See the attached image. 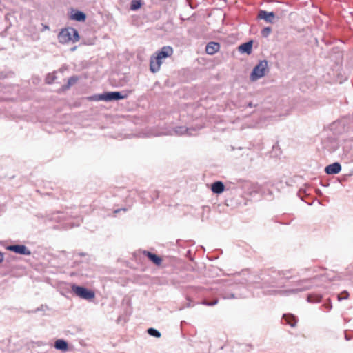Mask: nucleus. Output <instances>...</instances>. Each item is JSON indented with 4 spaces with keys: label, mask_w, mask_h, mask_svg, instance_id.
Wrapping results in <instances>:
<instances>
[{
    "label": "nucleus",
    "mask_w": 353,
    "mask_h": 353,
    "mask_svg": "<svg viewBox=\"0 0 353 353\" xmlns=\"http://www.w3.org/2000/svg\"><path fill=\"white\" fill-rule=\"evenodd\" d=\"M316 278L305 279L299 280L294 283V288L285 290H272L270 291L269 294H279L281 296H288L291 294H296L312 289L316 285L314 283Z\"/></svg>",
    "instance_id": "f257e3e1"
},
{
    "label": "nucleus",
    "mask_w": 353,
    "mask_h": 353,
    "mask_svg": "<svg viewBox=\"0 0 353 353\" xmlns=\"http://www.w3.org/2000/svg\"><path fill=\"white\" fill-rule=\"evenodd\" d=\"M58 39L60 43H65L69 41L73 43L79 40V35L78 31L73 28H67L63 29L58 35Z\"/></svg>",
    "instance_id": "f03ea898"
},
{
    "label": "nucleus",
    "mask_w": 353,
    "mask_h": 353,
    "mask_svg": "<svg viewBox=\"0 0 353 353\" xmlns=\"http://www.w3.org/2000/svg\"><path fill=\"white\" fill-rule=\"evenodd\" d=\"M268 61L266 60L259 61V63L253 68L250 74L251 81H256L265 76V72L268 71Z\"/></svg>",
    "instance_id": "7ed1b4c3"
},
{
    "label": "nucleus",
    "mask_w": 353,
    "mask_h": 353,
    "mask_svg": "<svg viewBox=\"0 0 353 353\" xmlns=\"http://www.w3.org/2000/svg\"><path fill=\"white\" fill-rule=\"evenodd\" d=\"M126 94H123L121 92H108L99 94L96 97L97 100L104 101H112L124 99L127 98Z\"/></svg>",
    "instance_id": "20e7f679"
},
{
    "label": "nucleus",
    "mask_w": 353,
    "mask_h": 353,
    "mask_svg": "<svg viewBox=\"0 0 353 353\" xmlns=\"http://www.w3.org/2000/svg\"><path fill=\"white\" fill-rule=\"evenodd\" d=\"M72 290L77 296L85 300H90L94 297V292L82 286L73 285L72 286Z\"/></svg>",
    "instance_id": "39448f33"
},
{
    "label": "nucleus",
    "mask_w": 353,
    "mask_h": 353,
    "mask_svg": "<svg viewBox=\"0 0 353 353\" xmlns=\"http://www.w3.org/2000/svg\"><path fill=\"white\" fill-rule=\"evenodd\" d=\"M6 249L22 255L30 256L31 254L30 250L24 245H10L7 246Z\"/></svg>",
    "instance_id": "423d86ee"
},
{
    "label": "nucleus",
    "mask_w": 353,
    "mask_h": 353,
    "mask_svg": "<svg viewBox=\"0 0 353 353\" xmlns=\"http://www.w3.org/2000/svg\"><path fill=\"white\" fill-rule=\"evenodd\" d=\"M163 59L157 54L156 56H152L150 61V69L152 72L155 73L160 70L163 63Z\"/></svg>",
    "instance_id": "0eeeda50"
},
{
    "label": "nucleus",
    "mask_w": 353,
    "mask_h": 353,
    "mask_svg": "<svg viewBox=\"0 0 353 353\" xmlns=\"http://www.w3.org/2000/svg\"><path fill=\"white\" fill-rule=\"evenodd\" d=\"M185 133L191 134V133L190 132V130H188V128H186L184 126H179V127L174 128L170 130H168V132H161V133L159 134L158 135H174V134L182 135Z\"/></svg>",
    "instance_id": "6e6552de"
},
{
    "label": "nucleus",
    "mask_w": 353,
    "mask_h": 353,
    "mask_svg": "<svg viewBox=\"0 0 353 353\" xmlns=\"http://www.w3.org/2000/svg\"><path fill=\"white\" fill-rule=\"evenodd\" d=\"M258 19H263L268 23H273L274 22L275 14L273 12H267L266 10H261L258 12Z\"/></svg>",
    "instance_id": "1a4fd4ad"
},
{
    "label": "nucleus",
    "mask_w": 353,
    "mask_h": 353,
    "mask_svg": "<svg viewBox=\"0 0 353 353\" xmlns=\"http://www.w3.org/2000/svg\"><path fill=\"white\" fill-rule=\"evenodd\" d=\"M341 170V164L338 162L333 163L325 167V172L327 174H336Z\"/></svg>",
    "instance_id": "9d476101"
},
{
    "label": "nucleus",
    "mask_w": 353,
    "mask_h": 353,
    "mask_svg": "<svg viewBox=\"0 0 353 353\" xmlns=\"http://www.w3.org/2000/svg\"><path fill=\"white\" fill-rule=\"evenodd\" d=\"M163 59L170 57L173 54V48L169 46H163L157 52Z\"/></svg>",
    "instance_id": "9b49d317"
},
{
    "label": "nucleus",
    "mask_w": 353,
    "mask_h": 353,
    "mask_svg": "<svg viewBox=\"0 0 353 353\" xmlns=\"http://www.w3.org/2000/svg\"><path fill=\"white\" fill-rule=\"evenodd\" d=\"M220 45L217 42H210L205 47V52L210 55H213L219 50Z\"/></svg>",
    "instance_id": "f8f14e48"
},
{
    "label": "nucleus",
    "mask_w": 353,
    "mask_h": 353,
    "mask_svg": "<svg viewBox=\"0 0 353 353\" xmlns=\"http://www.w3.org/2000/svg\"><path fill=\"white\" fill-rule=\"evenodd\" d=\"M252 43V41H250L244 43H242L239 46V51L241 53H246L248 54H251Z\"/></svg>",
    "instance_id": "ddd939ff"
},
{
    "label": "nucleus",
    "mask_w": 353,
    "mask_h": 353,
    "mask_svg": "<svg viewBox=\"0 0 353 353\" xmlns=\"http://www.w3.org/2000/svg\"><path fill=\"white\" fill-rule=\"evenodd\" d=\"M143 254L146 256L155 265H159L161 263L162 259L155 254H153L149 251H144Z\"/></svg>",
    "instance_id": "4468645a"
},
{
    "label": "nucleus",
    "mask_w": 353,
    "mask_h": 353,
    "mask_svg": "<svg viewBox=\"0 0 353 353\" xmlns=\"http://www.w3.org/2000/svg\"><path fill=\"white\" fill-rule=\"evenodd\" d=\"M224 185L221 181H216L211 185V190L215 194H221L224 191Z\"/></svg>",
    "instance_id": "2eb2a0df"
},
{
    "label": "nucleus",
    "mask_w": 353,
    "mask_h": 353,
    "mask_svg": "<svg viewBox=\"0 0 353 353\" xmlns=\"http://www.w3.org/2000/svg\"><path fill=\"white\" fill-rule=\"evenodd\" d=\"M71 19L77 21H84L86 19V15L81 11H76L72 14Z\"/></svg>",
    "instance_id": "dca6fc26"
},
{
    "label": "nucleus",
    "mask_w": 353,
    "mask_h": 353,
    "mask_svg": "<svg viewBox=\"0 0 353 353\" xmlns=\"http://www.w3.org/2000/svg\"><path fill=\"white\" fill-rule=\"evenodd\" d=\"M322 296L317 294H309L307 297V301L309 303H319L321 301Z\"/></svg>",
    "instance_id": "f3484780"
},
{
    "label": "nucleus",
    "mask_w": 353,
    "mask_h": 353,
    "mask_svg": "<svg viewBox=\"0 0 353 353\" xmlns=\"http://www.w3.org/2000/svg\"><path fill=\"white\" fill-rule=\"evenodd\" d=\"M283 319L285 320L286 323L291 327H294L296 326V320L294 316L292 314H284Z\"/></svg>",
    "instance_id": "a211bd4d"
},
{
    "label": "nucleus",
    "mask_w": 353,
    "mask_h": 353,
    "mask_svg": "<svg viewBox=\"0 0 353 353\" xmlns=\"http://www.w3.org/2000/svg\"><path fill=\"white\" fill-rule=\"evenodd\" d=\"M54 347L57 350H66L68 348V343L64 340L58 339L55 341Z\"/></svg>",
    "instance_id": "6ab92c4d"
},
{
    "label": "nucleus",
    "mask_w": 353,
    "mask_h": 353,
    "mask_svg": "<svg viewBox=\"0 0 353 353\" xmlns=\"http://www.w3.org/2000/svg\"><path fill=\"white\" fill-rule=\"evenodd\" d=\"M141 6V0H132L130 4V9L132 10H137L140 8Z\"/></svg>",
    "instance_id": "aec40b11"
},
{
    "label": "nucleus",
    "mask_w": 353,
    "mask_h": 353,
    "mask_svg": "<svg viewBox=\"0 0 353 353\" xmlns=\"http://www.w3.org/2000/svg\"><path fill=\"white\" fill-rule=\"evenodd\" d=\"M148 333L149 335L152 336H154V337H156V338H159L161 336V333L156 329L154 328H149L148 329Z\"/></svg>",
    "instance_id": "412c9836"
},
{
    "label": "nucleus",
    "mask_w": 353,
    "mask_h": 353,
    "mask_svg": "<svg viewBox=\"0 0 353 353\" xmlns=\"http://www.w3.org/2000/svg\"><path fill=\"white\" fill-rule=\"evenodd\" d=\"M271 32H272V28L270 27H265L262 29L261 33L263 37H267L269 36V34L271 33Z\"/></svg>",
    "instance_id": "4be33fe9"
},
{
    "label": "nucleus",
    "mask_w": 353,
    "mask_h": 353,
    "mask_svg": "<svg viewBox=\"0 0 353 353\" xmlns=\"http://www.w3.org/2000/svg\"><path fill=\"white\" fill-rule=\"evenodd\" d=\"M55 75L54 74H48L46 78V82L48 84L52 83L55 79Z\"/></svg>",
    "instance_id": "5701e85b"
},
{
    "label": "nucleus",
    "mask_w": 353,
    "mask_h": 353,
    "mask_svg": "<svg viewBox=\"0 0 353 353\" xmlns=\"http://www.w3.org/2000/svg\"><path fill=\"white\" fill-rule=\"evenodd\" d=\"M218 302H219L218 299H216L213 301H211V302L207 301H203L202 302V304L207 305V306H213V305H216L218 303Z\"/></svg>",
    "instance_id": "b1692460"
},
{
    "label": "nucleus",
    "mask_w": 353,
    "mask_h": 353,
    "mask_svg": "<svg viewBox=\"0 0 353 353\" xmlns=\"http://www.w3.org/2000/svg\"><path fill=\"white\" fill-rule=\"evenodd\" d=\"M78 80V78L75 76H72L69 79H68V87L69 88L70 86L72 85L73 84H74Z\"/></svg>",
    "instance_id": "393cba45"
},
{
    "label": "nucleus",
    "mask_w": 353,
    "mask_h": 353,
    "mask_svg": "<svg viewBox=\"0 0 353 353\" xmlns=\"http://www.w3.org/2000/svg\"><path fill=\"white\" fill-rule=\"evenodd\" d=\"M288 273H289V271L286 270V271L278 272L276 274H278V276H279L282 278H285V279H288L291 277L288 275Z\"/></svg>",
    "instance_id": "a878e982"
},
{
    "label": "nucleus",
    "mask_w": 353,
    "mask_h": 353,
    "mask_svg": "<svg viewBox=\"0 0 353 353\" xmlns=\"http://www.w3.org/2000/svg\"><path fill=\"white\" fill-rule=\"evenodd\" d=\"M347 297H348V293L346 291L343 292L341 295L338 296L339 300L345 299H347Z\"/></svg>",
    "instance_id": "bb28decb"
},
{
    "label": "nucleus",
    "mask_w": 353,
    "mask_h": 353,
    "mask_svg": "<svg viewBox=\"0 0 353 353\" xmlns=\"http://www.w3.org/2000/svg\"><path fill=\"white\" fill-rule=\"evenodd\" d=\"M223 298L224 299H234V298H235V296L234 294H230L228 295L224 296Z\"/></svg>",
    "instance_id": "cd10ccee"
},
{
    "label": "nucleus",
    "mask_w": 353,
    "mask_h": 353,
    "mask_svg": "<svg viewBox=\"0 0 353 353\" xmlns=\"http://www.w3.org/2000/svg\"><path fill=\"white\" fill-rule=\"evenodd\" d=\"M4 256L1 252H0V263H2L3 261Z\"/></svg>",
    "instance_id": "c85d7f7f"
},
{
    "label": "nucleus",
    "mask_w": 353,
    "mask_h": 353,
    "mask_svg": "<svg viewBox=\"0 0 353 353\" xmlns=\"http://www.w3.org/2000/svg\"><path fill=\"white\" fill-rule=\"evenodd\" d=\"M274 274H276V275H272V277L274 280H276L277 279V272H273ZM273 283H275V281H273Z\"/></svg>",
    "instance_id": "c756f323"
},
{
    "label": "nucleus",
    "mask_w": 353,
    "mask_h": 353,
    "mask_svg": "<svg viewBox=\"0 0 353 353\" xmlns=\"http://www.w3.org/2000/svg\"><path fill=\"white\" fill-rule=\"evenodd\" d=\"M43 28H44L45 30H49V27H48V26H47V25H43Z\"/></svg>",
    "instance_id": "7c9ffc66"
}]
</instances>
